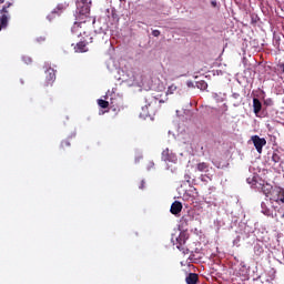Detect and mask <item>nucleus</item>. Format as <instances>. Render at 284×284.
Returning <instances> with one entry per match:
<instances>
[{
    "label": "nucleus",
    "mask_w": 284,
    "mask_h": 284,
    "mask_svg": "<svg viewBox=\"0 0 284 284\" xmlns=\"http://www.w3.org/2000/svg\"><path fill=\"white\" fill-rule=\"evenodd\" d=\"M90 4H88V0H77V10H75V22L71 29L73 34L78 37H83V34H88V30H90Z\"/></svg>",
    "instance_id": "f257e3e1"
},
{
    "label": "nucleus",
    "mask_w": 284,
    "mask_h": 284,
    "mask_svg": "<svg viewBox=\"0 0 284 284\" xmlns=\"http://www.w3.org/2000/svg\"><path fill=\"white\" fill-rule=\"evenodd\" d=\"M149 103L142 106V112H140L141 119H148V116H154L156 114V106L159 105V99L151 97Z\"/></svg>",
    "instance_id": "f03ea898"
},
{
    "label": "nucleus",
    "mask_w": 284,
    "mask_h": 284,
    "mask_svg": "<svg viewBox=\"0 0 284 284\" xmlns=\"http://www.w3.org/2000/svg\"><path fill=\"white\" fill-rule=\"evenodd\" d=\"M68 8H70V2L65 0L58 3L50 14L47 16L48 21H52L53 19H57V17H61V14H63Z\"/></svg>",
    "instance_id": "7ed1b4c3"
},
{
    "label": "nucleus",
    "mask_w": 284,
    "mask_h": 284,
    "mask_svg": "<svg viewBox=\"0 0 284 284\" xmlns=\"http://www.w3.org/2000/svg\"><path fill=\"white\" fill-rule=\"evenodd\" d=\"M251 141L258 154H263V148L267 145V140L265 138H261L258 135H252Z\"/></svg>",
    "instance_id": "20e7f679"
},
{
    "label": "nucleus",
    "mask_w": 284,
    "mask_h": 284,
    "mask_svg": "<svg viewBox=\"0 0 284 284\" xmlns=\"http://www.w3.org/2000/svg\"><path fill=\"white\" fill-rule=\"evenodd\" d=\"M9 6H12V3H9L8 7H3L1 10L0 30H6V28H8V21H10V11H8Z\"/></svg>",
    "instance_id": "39448f33"
},
{
    "label": "nucleus",
    "mask_w": 284,
    "mask_h": 284,
    "mask_svg": "<svg viewBox=\"0 0 284 284\" xmlns=\"http://www.w3.org/2000/svg\"><path fill=\"white\" fill-rule=\"evenodd\" d=\"M88 43H92V38H83L80 42L74 45V52L83 53L88 52Z\"/></svg>",
    "instance_id": "423d86ee"
},
{
    "label": "nucleus",
    "mask_w": 284,
    "mask_h": 284,
    "mask_svg": "<svg viewBox=\"0 0 284 284\" xmlns=\"http://www.w3.org/2000/svg\"><path fill=\"white\" fill-rule=\"evenodd\" d=\"M161 159H162V161H164V163H176V161H178L176 154H174V152L170 151V149H165L162 151Z\"/></svg>",
    "instance_id": "0eeeda50"
},
{
    "label": "nucleus",
    "mask_w": 284,
    "mask_h": 284,
    "mask_svg": "<svg viewBox=\"0 0 284 284\" xmlns=\"http://www.w3.org/2000/svg\"><path fill=\"white\" fill-rule=\"evenodd\" d=\"M173 245H175L180 252H183V254L187 252V248H185V235L183 233H180V235L175 237Z\"/></svg>",
    "instance_id": "6e6552de"
},
{
    "label": "nucleus",
    "mask_w": 284,
    "mask_h": 284,
    "mask_svg": "<svg viewBox=\"0 0 284 284\" xmlns=\"http://www.w3.org/2000/svg\"><path fill=\"white\" fill-rule=\"evenodd\" d=\"M45 87L48 88L49 85H52L54 81H57V71L54 69L50 68L45 71Z\"/></svg>",
    "instance_id": "1a4fd4ad"
},
{
    "label": "nucleus",
    "mask_w": 284,
    "mask_h": 284,
    "mask_svg": "<svg viewBox=\"0 0 284 284\" xmlns=\"http://www.w3.org/2000/svg\"><path fill=\"white\" fill-rule=\"evenodd\" d=\"M256 187H261L263 194H265V196H270V194H272V190H274V186H272V184L270 183H260L258 185L255 183Z\"/></svg>",
    "instance_id": "9d476101"
},
{
    "label": "nucleus",
    "mask_w": 284,
    "mask_h": 284,
    "mask_svg": "<svg viewBox=\"0 0 284 284\" xmlns=\"http://www.w3.org/2000/svg\"><path fill=\"white\" fill-rule=\"evenodd\" d=\"M183 210V204L179 201H175L172 203L170 212L171 214H174V216L181 214V211Z\"/></svg>",
    "instance_id": "9b49d317"
},
{
    "label": "nucleus",
    "mask_w": 284,
    "mask_h": 284,
    "mask_svg": "<svg viewBox=\"0 0 284 284\" xmlns=\"http://www.w3.org/2000/svg\"><path fill=\"white\" fill-rule=\"evenodd\" d=\"M261 110H263V104L261 103V100L258 98L253 99V112L256 116L261 114Z\"/></svg>",
    "instance_id": "f8f14e48"
},
{
    "label": "nucleus",
    "mask_w": 284,
    "mask_h": 284,
    "mask_svg": "<svg viewBox=\"0 0 284 284\" xmlns=\"http://www.w3.org/2000/svg\"><path fill=\"white\" fill-rule=\"evenodd\" d=\"M274 192L276 194L275 203H284V189L276 187Z\"/></svg>",
    "instance_id": "ddd939ff"
},
{
    "label": "nucleus",
    "mask_w": 284,
    "mask_h": 284,
    "mask_svg": "<svg viewBox=\"0 0 284 284\" xmlns=\"http://www.w3.org/2000/svg\"><path fill=\"white\" fill-rule=\"evenodd\" d=\"M186 284H197L199 283V274L196 273H189L185 277Z\"/></svg>",
    "instance_id": "4468645a"
},
{
    "label": "nucleus",
    "mask_w": 284,
    "mask_h": 284,
    "mask_svg": "<svg viewBox=\"0 0 284 284\" xmlns=\"http://www.w3.org/2000/svg\"><path fill=\"white\" fill-rule=\"evenodd\" d=\"M197 172H210V164L206 162H200L196 164Z\"/></svg>",
    "instance_id": "2eb2a0df"
},
{
    "label": "nucleus",
    "mask_w": 284,
    "mask_h": 284,
    "mask_svg": "<svg viewBox=\"0 0 284 284\" xmlns=\"http://www.w3.org/2000/svg\"><path fill=\"white\" fill-rule=\"evenodd\" d=\"M272 161L274 163H281V151H274L272 154Z\"/></svg>",
    "instance_id": "dca6fc26"
},
{
    "label": "nucleus",
    "mask_w": 284,
    "mask_h": 284,
    "mask_svg": "<svg viewBox=\"0 0 284 284\" xmlns=\"http://www.w3.org/2000/svg\"><path fill=\"white\" fill-rule=\"evenodd\" d=\"M98 105L100 108H102L103 110H105V109L110 108V102H108V101H105L103 99H99L98 100Z\"/></svg>",
    "instance_id": "f3484780"
},
{
    "label": "nucleus",
    "mask_w": 284,
    "mask_h": 284,
    "mask_svg": "<svg viewBox=\"0 0 284 284\" xmlns=\"http://www.w3.org/2000/svg\"><path fill=\"white\" fill-rule=\"evenodd\" d=\"M176 90H178V87L175 84H171L168 89V94H174Z\"/></svg>",
    "instance_id": "a211bd4d"
},
{
    "label": "nucleus",
    "mask_w": 284,
    "mask_h": 284,
    "mask_svg": "<svg viewBox=\"0 0 284 284\" xmlns=\"http://www.w3.org/2000/svg\"><path fill=\"white\" fill-rule=\"evenodd\" d=\"M197 88H200L201 90H206L207 82L205 81L197 82Z\"/></svg>",
    "instance_id": "6ab92c4d"
},
{
    "label": "nucleus",
    "mask_w": 284,
    "mask_h": 284,
    "mask_svg": "<svg viewBox=\"0 0 284 284\" xmlns=\"http://www.w3.org/2000/svg\"><path fill=\"white\" fill-rule=\"evenodd\" d=\"M60 148H61L62 150H65V148H70V141L63 140V141L61 142Z\"/></svg>",
    "instance_id": "aec40b11"
},
{
    "label": "nucleus",
    "mask_w": 284,
    "mask_h": 284,
    "mask_svg": "<svg viewBox=\"0 0 284 284\" xmlns=\"http://www.w3.org/2000/svg\"><path fill=\"white\" fill-rule=\"evenodd\" d=\"M264 105H274V101H272V99H266Z\"/></svg>",
    "instance_id": "412c9836"
},
{
    "label": "nucleus",
    "mask_w": 284,
    "mask_h": 284,
    "mask_svg": "<svg viewBox=\"0 0 284 284\" xmlns=\"http://www.w3.org/2000/svg\"><path fill=\"white\" fill-rule=\"evenodd\" d=\"M152 34H153L154 37H161V31H159V30H153V31H152Z\"/></svg>",
    "instance_id": "4be33fe9"
},
{
    "label": "nucleus",
    "mask_w": 284,
    "mask_h": 284,
    "mask_svg": "<svg viewBox=\"0 0 284 284\" xmlns=\"http://www.w3.org/2000/svg\"><path fill=\"white\" fill-rule=\"evenodd\" d=\"M277 68L284 74V63H280Z\"/></svg>",
    "instance_id": "5701e85b"
},
{
    "label": "nucleus",
    "mask_w": 284,
    "mask_h": 284,
    "mask_svg": "<svg viewBox=\"0 0 284 284\" xmlns=\"http://www.w3.org/2000/svg\"><path fill=\"white\" fill-rule=\"evenodd\" d=\"M38 41H45V38L40 37V38L38 39Z\"/></svg>",
    "instance_id": "b1692460"
},
{
    "label": "nucleus",
    "mask_w": 284,
    "mask_h": 284,
    "mask_svg": "<svg viewBox=\"0 0 284 284\" xmlns=\"http://www.w3.org/2000/svg\"><path fill=\"white\" fill-rule=\"evenodd\" d=\"M0 3H6V0H0Z\"/></svg>",
    "instance_id": "393cba45"
},
{
    "label": "nucleus",
    "mask_w": 284,
    "mask_h": 284,
    "mask_svg": "<svg viewBox=\"0 0 284 284\" xmlns=\"http://www.w3.org/2000/svg\"><path fill=\"white\" fill-rule=\"evenodd\" d=\"M159 103H165V101H163V100H160V101H159Z\"/></svg>",
    "instance_id": "a878e982"
},
{
    "label": "nucleus",
    "mask_w": 284,
    "mask_h": 284,
    "mask_svg": "<svg viewBox=\"0 0 284 284\" xmlns=\"http://www.w3.org/2000/svg\"><path fill=\"white\" fill-rule=\"evenodd\" d=\"M112 16H113V17H115V13H114V11L112 12Z\"/></svg>",
    "instance_id": "bb28decb"
},
{
    "label": "nucleus",
    "mask_w": 284,
    "mask_h": 284,
    "mask_svg": "<svg viewBox=\"0 0 284 284\" xmlns=\"http://www.w3.org/2000/svg\"><path fill=\"white\" fill-rule=\"evenodd\" d=\"M141 189H143V182H142Z\"/></svg>",
    "instance_id": "cd10ccee"
}]
</instances>
